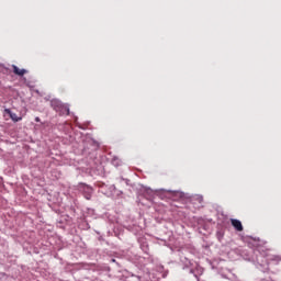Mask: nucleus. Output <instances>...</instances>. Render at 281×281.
Instances as JSON below:
<instances>
[{
  "instance_id": "3",
  "label": "nucleus",
  "mask_w": 281,
  "mask_h": 281,
  "mask_svg": "<svg viewBox=\"0 0 281 281\" xmlns=\"http://www.w3.org/2000/svg\"><path fill=\"white\" fill-rule=\"evenodd\" d=\"M12 69H13V74H14L15 76L23 77V76H25V74H27V70H26V69H21V68H19L16 65H12Z\"/></svg>"
},
{
  "instance_id": "1",
  "label": "nucleus",
  "mask_w": 281,
  "mask_h": 281,
  "mask_svg": "<svg viewBox=\"0 0 281 281\" xmlns=\"http://www.w3.org/2000/svg\"><path fill=\"white\" fill-rule=\"evenodd\" d=\"M231 225L236 229V232H243V222L240 220L231 218Z\"/></svg>"
},
{
  "instance_id": "5",
  "label": "nucleus",
  "mask_w": 281,
  "mask_h": 281,
  "mask_svg": "<svg viewBox=\"0 0 281 281\" xmlns=\"http://www.w3.org/2000/svg\"><path fill=\"white\" fill-rule=\"evenodd\" d=\"M86 199L89 201L91 199V195H87Z\"/></svg>"
},
{
  "instance_id": "4",
  "label": "nucleus",
  "mask_w": 281,
  "mask_h": 281,
  "mask_svg": "<svg viewBox=\"0 0 281 281\" xmlns=\"http://www.w3.org/2000/svg\"><path fill=\"white\" fill-rule=\"evenodd\" d=\"M35 122H41V117L36 116Z\"/></svg>"
},
{
  "instance_id": "2",
  "label": "nucleus",
  "mask_w": 281,
  "mask_h": 281,
  "mask_svg": "<svg viewBox=\"0 0 281 281\" xmlns=\"http://www.w3.org/2000/svg\"><path fill=\"white\" fill-rule=\"evenodd\" d=\"M4 112L11 117L12 122H21V120H23V116L16 115V113L12 112L10 109H5Z\"/></svg>"
}]
</instances>
